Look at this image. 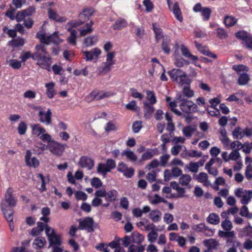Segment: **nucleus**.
I'll list each match as a JSON object with an SVG mask.
<instances>
[{"mask_svg": "<svg viewBox=\"0 0 252 252\" xmlns=\"http://www.w3.org/2000/svg\"><path fill=\"white\" fill-rule=\"evenodd\" d=\"M232 68L239 74L242 73L241 71H247L248 70V67L243 64L234 65L232 66Z\"/></svg>", "mask_w": 252, "mask_h": 252, "instance_id": "obj_59", "label": "nucleus"}, {"mask_svg": "<svg viewBox=\"0 0 252 252\" xmlns=\"http://www.w3.org/2000/svg\"><path fill=\"white\" fill-rule=\"evenodd\" d=\"M181 51L182 55L187 58L190 59L192 61L198 60L197 57L191 54L189 49L184 44L181 45Z\"/></svg>", "mask_w": 252, "mask_h": 252, "instance_id": "obj_20", "label": "nucleus"}, {"mask_svg": "<svg viewBox=\"0 0 252 252\" xmlns=\"http://www.w3.org/2000/svg\"><path fill=\"white\" fill-rule=\"evenodd\" d=\"M6 220L8 222H13V217L12 210L9 208H5L4 210H1Z\"/></svg>", "mask_w": 252, "mask_h": 252, "instance_id": "obj_45", "label": "nucleus"}, {"mask_svg": "<svg viewBox=\"0 0 252 252\" xmlns=\"http://www.w3.org/2000/svg\"><path fill=\"white\" fill-rule=\"evenodd\" d=\"M152 105L147 102L144 103L145 116L146 118H150L154 111V108Z\"/></svg>", "mask_w": 252, "mask_h": 252, "instance_id": "obj_33", "label": "nucleus"}, {"mask_svg": "<svg viewBox=\"0 0 252 252\" xmlns=\"http://www.w3.org/2000/svg\"><path fill=\"white\" fill-rule=\"evenodd\" d=\"M36 37L39 39L42 44H38L35 46L36 51L34 53H38L40 55L47 54L46 48L44 44L49 45L51 43L58 45L63 42L59 36V32H55L50 35H47L45 33L37 32Z\"/></svg>", "mask_w": 252, "mask_h": 252, "instance_id": "obj_1", "label": "nucleus"}, {"mask_svg": "<svg viewBox=\"0 0 252 252\" xmlns=\"http://www.w3.org/2000/svg\"><path fill=\"white\" fill-rule=\"evenodd\" d=\"M208 176L206 173L200 172L197 176L196 180L198 182L202 183L204 186L208 187L211 185L210 181L208 180Z\"/></svg>", "mask_w": 252, "mask_h": 252, "instance_id": "obj_21", "label": "nucleus"}, {"mask_svg": "<svg viewBox=\"0 0 252 252\" xmlns=\"http://www.w3.org/2000/svg\"><path fill=\"white\" fill-rule=\"evenodd\" d=\"M187 168L189 171L192 173H196L198 172L199 168L196 162H190L187 166Z\"/></svg>", "mask_w": 252, "mask_h": 252, "instance_id": "obj_56", "label": "nucleus"}, {"mask_svg": "<svg viewBox=\"0 0 252 252\" xmlns=\"http://www.w3.org/2000/svg\"><path fill=\"white\" fill-rule=\"evenodd\" d=\"M52 112L50 109H48L46 113H44L43 109H40L39 111V121L46 125H49L51 123Z\"/></svg>", "mask_w": 252, "mask_h": 252, "instance_id": "obj_15", "label": "nucleus"}, {"mask_svg": "<svg viewBox=\"0 0 252 252\" xmlns=\"http://www.w3.org/2000/svg\"><path fill=\"white\" fill-rule=\"evenodd\" d=\"M146 98L150 102V104H153L157 102L156 97L154 92L151 91H146Z\"/></svg>", "mask_w": 252, "mask_h": 252, "instance_id": "obj_48", "label": "nucleus"}, {"mask_svg": "<svg viewBox=\"0 0 252 252\" xmlns=\"http://www.w3.org/2000/svg\"><path fill=\"white\" fill-rule=\"evenodd\" d=\"M122 155L126 156L128 159L132 162H134L137 159V156L134 152L128 149L125 150L122 153Z\"/></svg>", "mask_w": 252, "mask_h": 252, "instance_id": "obj_28", "label": "nucleus"}, {"mask_svg": "<svg viewBox=\"0 0 252 252\" xmlns=\"http://www.w3.org/2000/svg\"><path fill=\"white\" fill-rule=\"evenodd\" d=\"M237 22V19L232 16H226L224 17V23L227 27L234 26Z\"/></svg>", "mask_w": 252, "mask_h": 252, "instance_id": "obj_35", "label": "nucleus"}, {"mask_svg": "<svg viewBox=\"0 0 252 252\" xmlns=\"http://www.w3.org/2000/svg\"><path fill=\"white\" fill-rule=\"evenodd\" d=\"M131 237L132 242L140 245L144 240V236L137 231H135L131 234Z\"/></svg>", "mask_w": 252, "mask_h": 252, "instance_id": "obj_26", "label": "nucleus"}, {"mask_svg": "<svg viewBox=\"0 0 252 252\" xmlns=\"http://www.w3.org/2000/svg\"><path fill=\"white\" fill-rule=\"evenodd\" d=\"M218 235L221 238H227L226 243L228 244L229 242H233V238L235 236V233L234 231H227L225 230H219L218 231Z\"/></svg>", "mask_w": 252, "mask_h": 252, "instance_id": "obj_17", "label": "nucleus"}, {"mask_svg": "<svg viewBox=\"0 0 252 252\" xmlns=\"http://www.w3.org/2000/svg\"><path fill=\"white\" fill-rule=\"evenodd\" d=\"M16 11V9L13 7L11 5L5 13V16L9 17L11 20H15L14 13Z\"/></svg>", "mask_w": 252, "mask_h": 252, "instance_id": "obj_62", "label": "nucleus"}, {"mask_svg": "<svg viewBox=\"0 0 252 252\" xmlns=\"http://www.w3.org/2000/svg\"><path fill=\"white\" fill-rule=\"evenodd\" d=\"M221 226L224 230L227 231H231L230 230L233 228L232 223L228 218H225V219L221 222Z\"/></svg>", "mask_w": 252, "mask_h": 252, "instance_id": "obj_40", "label": "nucleus"}, {"mask_svg": "<svg viewBox=\"0 0 252 252\" xmlns=\"http://www.w3.org/2000/svg\"><path fill=\"white\" fill-rule=\"evenodd\" d=\"M97 91V100H100L102 99H104L105 98L110 97L112 96L115 95V93H112L109 91Z\"/></svg>", "mask_w": 252, "mask_h": 252, "instance_id": "obj_38", "label": "nucleus"}, {"mask_svg": "<svg viewBox=\"0 0 252 252\" xmlns=\"http://www.w3.org/2000/svg\"><path fill=\"white\" fill-rule=\"evenodd\" d=\"M75 196L77 200H86L87 199V195L82 191H77L75 192Z\"/></svg>", "mask_w": 252, "mask_h": 252, "instance_id": "obj_63", "label": "nucleus"}, {"mask_svg": "<svg viewBox=\"0 0 252 252\" xmlns=\"http://www.w3.org/2000/svg\"><path fill=\"white\" fill-rule=\"evenodd\" d=\"M179 106L183 112L187 114L194 112L197 110V105L191 100L180 103Z\"/></svg>", "mask_w": 252, "mask_h": 252, "instance_id": "obj_12", "label": "nucleus"}, {"mask_svg": "<svg viewBox=\"0 0 252 252\" xmlns=\"http://www.w3.org/2000/svg\"><path fill=\"white\" fill-rule=\"evenodd\" d=\"M196 130V128L194 126H188L184 127L182 129L183 135L187 138L191 137Z\"/></svg>", "mask_w": 252, "mask_h": 252, "instance_id": "obj_22", "label": "nucleus"}, {"mask_svg": "<svg viewBox=\"0 0 252 252\" xmlns=\"http://www.w3.org/2000/svg\"><path fill=\"white\" fill-rule=\"evenodd\" d=\"M95 99L97 100V90H94L90 94L87 95L85 98V100L88 102H91Z\"/></svg>", "mask_w": 252, "mask_h": 252, "instance_id": "obj_54", "label": "nucleus"}, {"mask_svg": "<svg viewBox=\"0 0 252 252\" xmlns=\"http://www.w3.org/2000/svg\"><path fill=\"white\" fill-rule=\"evenodd\" d=\"M33 54H32L30 51L24 52L20 57L22 63H25L28 59L32 58L33 60Z\"/></svg>", "mask_w": 252, "mask_h": 252, "instance_id": "obj_53", "label": "nucleus"}, {"mask_svg": "<svg viewBox=\"0 0 252 252\" xmlns=\"http://www.w3.org/2000/svg\"><path fill=\"white\" fill-rule=\"evenodd\" d=\"M97 171L99 174L105 176L110 170L105 163H100L97 166Z\"/></svg>", "mask_w": 252, "mask_h": 252, "instance_id": "obj_34", "label": "nucleus"}, {"mask_svg": "<svg viewBox=\"0 0 252 252\" xmlns=\"http://www.w3.org/2000/svg\"><path fill=\"white\" fill-rule=\"evenodd\" d=\"M97 41V37L95 35H92L85 38L83 41L84 45L89 47L94 45Z\"/></svg>", "mask_w": 252, "mask_h": 252, "instance_id": "obj_25", "label": "nucleus"}, {"mask_svg": "<svg viewBox=\"0 0 252 252\" xmlns=\"http://www.w3.org/2000/svg\"><path fill=\"white\" fill-rule=\"evenodd\" d=\"M207 220L209 223L214 225H217L220 222V217L216 213L210 214Z\"/></svg>", "mask_w": 252, "mask_h": 252, "instance_id": "obj_32", "label": "nucleus"}, {"mask_svg": "<svg viewBox=\"0 0 252 252\" xmlns=\"http://www.w3.org/2000/svg\"><path fill=\"white\" fill-rule=\"evenodd\" d=\"M48 16L50 19H52L60 22L66 21V18L64 17H60L59 15L53 10L51 8L48 9Z\"/></svg>", "mask_w": 252, "mask_h": 252, "instance_id": "obj_23", "label": "nucleus"}, {"mask_svg": "<svg viewBox=\"0 0 252 252\" xmlns=\"http://www.w3.org/2000/svg\"><path fill=\"white\" fill-rule=\"evenodd\" d=\"M33 60L36 61V64L41 68L50 70V65L52 63V58L47 54L40 55L38 53H33Z\"/></svg>", "mask_w": 252, "mask_h": 252, "instance_id": "obj_3", "label": "nucleus"}, {"mask_svg": "<svg viewBox=\"0 0 252 252\" xmlns=\"http://www.w3.org/2000/svg\"><path fill=\"white\" fill-rule=\"evenodd\" d=\"M168 74L173 81L177 83L179 85L183 86L189 84V79L187 74L179 69L174 68L168 72Z\"/></svg>", "mask_w": 252, "mask_h": 252, "instance_id": "obj_2", "label": "nucleus"}, {"mask_svg": "<svg viewBox=\"0 0 252 252\" xmlns=\"http://www.w3.org/2000/svg\"><path fill=\"white\" fill-rule=\"evenodd\" d=\"M191 180V177L189 175L184 174L181 176L179 179L180 184L183 186H188Z\"/></svg>", "mask_w": 252, "mask_h": 252, "instance_id": "obj_36", "label": "nucleus"}, {"mask_svg": "<svg viewBox=\"0 0 252 252\" xmlns=\"http://www.w3.org/2000/svg\"><path fill=\"white\" fill-rule=\"evenodd\" d=\"M145 249V245H131L129 247L127 252H143Z\"/></svg>", "mask_w": 252, "mask_h": 252, "instance_id": "obj_44", "label": "nucleus"}, {"mask_svg": "<svg viewBox=\"0 0 252 252\" xmlns=\"http://www.w3.org/2000/svg\"><path fill=\"white\" fill-rule=\"evenodd\" d=\"M115 56L114 52H109L106 55V61L102 63L97 68V71L101 74L104 72H109L111 68V66L115 63L113 58Z\"/></svg>", "mask_w": 252, "mask_h": 252, "instance_id": "obj_7", "label": "nucleus"}, {"mask_svg": "<svg viewBox=\"0 0 252 252\" xmlns=\"http://www.w3.org/2000/svg\"><path fill=\"white\" fill-rule=\"evenodd\" d=\"M118 192L115 189H112L106 193L105 199L108 202L116 200Z\"/></svg>", "mask_w": 252, "mask_h": 252, "instance_id": "obj_29", "label": "nucleus"}, {"mask_svg": "<svg viewBox=\"0 0 252 252\" xmlns=\"http://www.w3.org/2000/svg\"><path fill=\"white\" fill-rule=\"evenodd\" d=\"M94 164V160L91 158L86 156H83L81 157L79 161V165L82 168H87L89 170H91L93 168Z\"/></svg>", "mask_w": 252, "mask_h": 252, "instance_id": "obj_13", "label": "nucleus"}, {"mask_svg": "<svg viewBox=\"0 0 252 252\" xmlns=\"http://www.w3.org/2000/svg\"><path fill=\"white\" fill-rule=\"evenodd\" d=\"M94 222L93 219L90 217L80 219L79 220V229L87 230L88 232H93L94 230L93 227Z\"/></svg>", "mask_w": 252, "mask_h": 252, "instance_id": "obj_11", "label": "nucleus"}, {"mask_svg": "<svg viewBox=\"0 0 252 252\" xmlns=\"http://www.w3.org/2000/svg\"><path fill=\"white\" fill-rule=\"evenodd\" d=\"M93 13L94 10L92 8H85L79 15V20L76 21L79 22H81V24H82L84 22L89 20Z\"/></svg>", "mask_w": 252, "mask_h": 252, "instance_id": "obj_16", "label": "nucleus"}, {"mask_svg": "<svg viewBox=\"0 0 252 252\" xmlns=\"http://www.w3.org/2000/svg\"><path fill=\"white\" fill-rule=\"evenodd\" d=\"M158 237V234L156 230L151 231L148 235L147 238L148 241L151 243L155 242Z\"/></svg>", "mask_w": 252, "mask_h": 252, "instance_id": "obj_60", "label": "nucleus"}, {"mask_svg": "<svg viewBox=\"0 0 252 252\" xmlns=\"http://www.w3.org/2000/svg\"><path fill=\"white\" fill-rule=\"evenodd\" d=\"M236 36L237 38L242 40L245 42L247 38H249L250 35H248V33L244 31H239L236 33Z\"/></svg>", "mask_w": 252, "mask_h": 252, "instance_id": "obj_55", "label": "nucleus"}, {"mask_svg": "<svg viewBox=\"0 0 252 252\" xmlns=\"http://www.w3.org/2000/svg\"><path fill=\"white\" fill-rule=\"evenodd\" d=\"M170 42L171 39L167 37L163 38L161 48L164 52L167 54H169L170 52V48L169 46Z\"/></svg>", "mask_w": 252, "mask_h": 252, "instance_id": "obj_31", "label": "nucleus"}, {"mask_svg": "<svg viewBox=\"0 0 252 252\" xmlns=\"http://www.w3.org/2000/svg\"><path fill=\"white\" fill-rule=\"evenodd\" d=\"M188 98L182 92H180L176 95V101L177 103H183L187 101Z\"/></svg>", "mask_w": 252, "mask_h": 252, "instance_id": "obj_61", "label": "nucleus"}, {"mask_svg": "<svg viewBox=\"0 0 252 252\" xmlns=\"http://www.w3.org/2000/svg\"><path fill=\"white\" fill-rule=\"evenodd\" d=\"M94 24V22L91 21L89 23L86 24L84 28H81L80 30V35L85 36L88 34L90 33L93 31L92 28V25Z\"/></svg>", "mask_w": 252, "mask_h": 252, "instance_id": "obj_30", "label": "nucleus"}, {"mask_svg": "<svg viewBox=\"0 0 252 252\" xmlns=\"http://www.w3.org/2000/svg\"><path fill=\"white\" fill-rule=\"evenodd\" d=\"M82 53L83 58L86 61H96L101 53V51L98 48H94L89 51H83Z\"/></svg>", "mask_w": 252, "mask_h": 252, "instance_id": "obj_8", "label": "nucleus"}, {"mask_svg": "<svg viewBox=\"0 0 252 252\" xmlns=\"http://www.w3.org/2000/svg\"><path fill=\"white\" fill-rule=\"evenodd\" d=\"M127 25V22L123 19H118L113 26L114 30H119L126 27Z\"/></svg>", "mask_w": 252, "mask_h": 252, "instance_id": "obj_41", "label": "nucleus"}, {"mask_svg": "<svg viewBox=\"0 0 252 252\" xmlns=\"http://www.w3.org/2000/svg\"><path fill=\"white\" fill-rule=\"evenodd\" d=\"M12 194V189L11 188H8L5 194L4 198L1 202V210L13 207L16 206L17 200Z\"/></svg>", "mask_w": 252, "mask_h": 252, "instance_id": "obj_4", "label": "nucleus"}, {"mask_svg": "<svg viewBox=\"0 0 252 252\" xmlns=\"http://www.w3.org/2000/svg\"><path fill=\"white\" fill-rule=\"evenodd\" d=\"M150 218L154 222H158L160 220L161 213L158 210H153L150 212Z\"/></svg>", "mask_w": 252, "mask_h": 252, "instance_id": "obj_39", "label": "nucleus"}, {"mask_svg": "<svg viewBox=\"0 0 252 252\" xmlns=\"http://www.w3.org/2000/svg\"><path fill=\"white\" fill-rule=\"evenodd\" d=\"M152 26L155 34L156 39L158 41L162 37L161 30L157 26L156 23H153Z\"/></svg>", "mask_w": 252, "mask_h": 252, "instance_id": "obj_49", "label": "nucleus"}, {"mask_svg": "<svg viewBox=\"0 0 252 252\" xmlns=\"http://www.w3.org/2000/svg\"><path fill=\"white\" fill-rule=\"evenodd\" d=\"M55 83L53 82L45 84V87L47 89L46 94L50 98H53L55 94Z\"/></svg>", "mask_w": 252, "mask_h": 252, "instance_id": "obj_27", "label": "nucleus"}, {"mask_svg": "<svg viewBox=\"0 0 252 252\" xmlns=\"http://www.w3.org/2000/svg\"><path fill=\"white\" fill-rule=\"evenodd\" d=\"M232 135L236 139H241L244 136L243 130L239 127H237L233 130Z\"/></svg>", "mask_w": 252, "mask_h": 252, "instance_id": "obj_46", "label": "nucleus"}, {"mask_svg": "<svg viewBox=\"0 0 252 252\" xmlns=\"http://www.w3.org/2000/svg\"><path fill=\"white\" fill-rule=\"evenodd\" d=\"M45 233L49 242V246L61 245L62 243L61 237L60 235L56 233L54 229L49 226H46Z\"/></svg>", "mask_w": 252, "mask_h": 252, "instance_id": "obj_6", "label": "nucleus"}, {"mask_svg": "<svg viewBox=\"0 0 252 252\" xmlns=\"http://www.w3.org/2000/svg\"><path fill=\"white\" fill-rule=\"evenodd\" d=\"M21 61H19L17 60L12 59L9 61V64L14 69H19L21 67Z\"/></svg>", "mask_w": 252, "mask_h": 252, "instance_id": "obj_58", "label": "nucleus"}, {"mask_svg": "<svg viewBox=\"0 0 252 252\" xmlns=\"http://www.w3.org/2000/svg\"><path fill=\"white\" fill-rule=\"evenodd\" d=\"M220 140L221 142L225 146H228L229 144V138L227 136L226 131L225 129H223L221 130L220 132Z\"/></svg>", "mask_w": 252, "mask_h": 252, "instance_id": "obj_47", "label": "nucleus"}, {"mask_svg": "<svg viewBox=\"0 0 252 252\" xmlns=\"http://www.w3.org/2000/svg\"><path fill=\"white\" fill-rule=\"evenodd\" d=\"M250 80L249 76L246 73H242L239 74V77L238 80V83L239 85H246Z\"/></svg>", "mask_w": 252, "mask_h": 252, "instance_id": "obj_37", "label": "nucleus"}, {"mask_svg": "<svg viewBox=\"0 0 252 252\" xmlns=\"http://www.w3.org/2000/svg\"><path fill=\"white\" fill-rule=\"evenodd\" d=\"M211 12L212 10L210 8H203L201 11V15L203 17V20L208 21L210 18Z\"/></svg>", "mask_w": 252, "mask_h": 252, "instance_id": "obj_50", "label": "nucleus"}, {"mask_svg": "<svg viewBox=\"0 0 252 252\" xmlns=\"http://www.w3.org/2000/svg\"><path fill=\"white\" fill-rule=\"evenodd\" d=\"M39 138L44 142L47 143L48 145L54 141V140L52 139L51 136L49 134L46 133V132L40 135Z\"/></svg>", "mask_w": 252, "mask_h": 252, "instance_id": "obj_51", "label": "nucleus"}, {"mask_svg": "<svg viewBox=\"0 0 252 252\" xmlns=\"http://www.w3.org/2000/svg\"><path fill=\"white\" fill-rule=\"evenodd\" d=\"M240 214L242 216L247 217L249 219L252 218V214L249 212L248 208L245 205L243 206L241 208Z\"/></svg>", "mask_w": 252, "mask_h": 252, "instance_id": "obj_52", "label": "nucleus"}, {"mask_svg": "<svg viewBox=\"0 0 252 252\" xmlns=\"http://www.w3.org/2000/svg\"><path fill=\"white\" fill-rule=\"evenodd\" d=\"M202 153L198 152L196 150H189L186 151L185 154V156H182L184 158H186L187 157L190 158H199L201 157Z\"/></svg>", "mask_w": 252, "mask_h": 252, "instance_id": "obj_42", "label": "nucleus"}, {"mask_svg": "<svg viewBox=\"0 0 252 252\" xmlns=\"http://www.w3.org/2000/svg\"><path fill=\"white\" fill-rule=\"evenodd\" d=\"M189 62L181 57H176L174 61V64L179 67H182L185 65H188Z\"/></svg>", "mask_w": 252, "mask_h": 252, "instance_id": "obj_43", "label": "nucleus"}, {"mask_svg": "<svg viewBox=\"0 0 252 252\" xmlns=\"http://www.w3.org/2000/svg\"><path fill=\"white\" fill-rule=\"evenodd\" d=\"M234 193L237 197L242 198L241 203L243 205L248 204L252 198L250 190H247L242 188L236 189Z\"/></svg>", "mask_w": 252, "mask_h": 252, "instance_id": "obj_9", "label": "nucleus"}, {"mask_svg": "<svg viewBox=\"0 0 252 252\" xmlns=\"http://www.w3.org/2000/svg\"><path fill=\"white\" fill-rule=\"evenodd\" d=\"M203 244L209 250L216 249L219 246V242L212 238L204 240Z\"/></svg>", "mask_w": 252, "mask_h": 252, "instance_id": "obj_19", "label": "nucleus"}, {"mask_svg": "<svg viewBox=\"0 0 252 252\" xmlns=\"http://www.w3.org/2000/svg\"><path fill=\"white\" fill-rule=\"evenodd\" d=\"M46 242V240L44 237H39L34 240L33 246L35 249H41L44 247Z\"/></svg>", "mask_w": 252, "mask_h": 252, "instance_id": "obj_24", "label": "nucleus"}, {"mask_svg": "<svg viewBox=\"0 0 252 252\" xmlns=\"http://www.w3.org/2000/svg\"><path fill=\"white\" fill-rule=\"evenodd\" d=\"M32 133L36 137H39L43 133L46 132L44 128L39 124H34L31 125Z\"/></svg>", "mask_w": 252, "mask_h": 252, "instance_id": "obj_18", "label": "nucleus"}, {"mask_svg": "<svg viewBox=\"0 0 252 252\" xmlns=\"http://www.w3.org/2000/svg\"><path fill=\"white\" fill-rule=\"evenodd\" d=\"M167 3L169 8L172 11L176 18L180 22L183 21L181 11L178 2H175L173 7L171 9V1L170 0H167Z\"/></svg>", "mask_w": 252, "mask_h": 252, "instance_id": "obj_14", "label": "nucleus"}, {"mask_svg": "<svg viewBox=\"0 0 252 252\" xmlns=\"http://www.w3.org/2000/svg\"><path fill=\"white\" fill-rule=\"evenodd\" d=\"M81 25V22L76 20L71 21L65 26V29L70 32V36L67 38L68 42L73 45L76 44V35L77 32L72 28L77 27Z\"/></svg>", "mask_w": 252, "mask_h": 252, "instance_id": "obj_5", "label": "nucleus"}, {"mask_svg": "<svg viewBox=\"0 0 252 252\" xmlns=\"http://www.w3.org/2000/svg\"><path fill=\"white\" fill-rule=\"evenodd\" d=\"M232 243V246L227 250L226 252H237V248L241 246V243L236 240H234Z\"/></svg>", "mask_w": 252, "mask_h": 252, "instance_id": "obj_57", "label": "nucleus"}, {"mask_svg": "<svg viewBox=\"0 0 252 252\" xmlns=\"http://www.w3.org/2000/svg\"><path fill=\"white\" fill-rule=\"evenodd\" d=\"M48 149L55 156L60 157L64 152V146L54 140L52 141V143L48 145Z\"/></svg>", "mask_w": 252, "mask_h": 252, "instance_id": "obj_10", "label": "nucleus"}, {"mask_svg": "<svg viewBox=\"0 0 252 252\" xmlns=\"http://www.w3.org/2000/svg\"><path fill=\"white\" fill-rule=\"evenodd\" d=\"M245 175L247 179H252V165L251 164H248L246 167Z\"/></svg>", "mask_w": 252, "mask_h": 252, "instance_id": "obj_64", "label": "nucleus"}]
</instances>
